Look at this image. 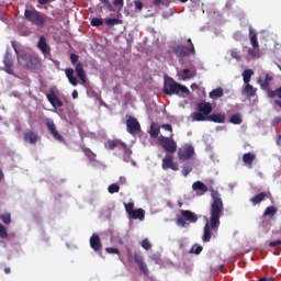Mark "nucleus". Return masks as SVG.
<instances>
[{
    "instance_id": "obj_1",
    "label": "nucleus",
    "mask_w": 281,
    "mask_h": 281,
    "mask_svg": "<svg viewBox=\"0 0 281 281\" xmlns=\"http://www.w3.org/2000/svg\"><path fill=\"white\" fill-rule=\"evenodd\" d=\"M192 190L198 192L200 196H203L207 191L211 192L210 221L206 220L202 236L203 243H210L212 240V232L216 233L218 232V227H221V216H223V210H225L223 198H221L218 190H209L207 186L202 181L193 182Z\"/></svg>"
},
{
    "instance_id": "obj_2",
    "label": "nucleus",
    "mask_w": 281,
    "mask_h": 281,
    "mask_svg": "<svg viewBox=\"0 0 281 281\" xmlns=\"http://www.w3.org/2000/svg\"><path fill=\"white\" fill-rule=\"evenodd\" d=\"M12 49L16 54L18 63L21 67H25L26 69H36L38 67V59L32 56L30 53L16 48V44L11 42Z\"/></svg>"
},
{
    "instance_id": "obj_3",
    "label": "nucleus",
    "mask_w": 281,
    "mask_h": 281,
    "mask_svg": "<svg viewBox=\"0 0 281 281\" xmlns=\"http://www.w3.org/2000/svg\"><path fill=\"white\" fill-rule=\"evenodd\" d=\"M162 92L165 95H179V98H183L184 94L190 95V89L172 78H168L165 81Z\"/></svg>"
},
{
    "instance_id": "obj_4",
    "label": "nucleus",
    "mask_w": 281,
    "mask_h": 281,
    "mask_svg": "<svg viewBox=\"0 0 281 281\" xmlns=\"http://www.w3.org/2000/svg\"><path fill=\"white\" fill-rule=\"evenodd\" d=\"M24 19L29 21V23H33V25H36L37 27H43V25H45L47 21V15L41 13L40 11H36L35 9H26L24 11Z\"/></svg>"
},
{
    "instance_id": "obj_5",
    "label": "nucleus",
    "mask_w": 281,
    "mask_h": 281,
    "mask_svg": "<svg viewBox=\"0 0 281 281\" xmlns=\"http://www.w3.org/2000/svg\"><path fill=\"white\" fill-rule=\"evenodd\" d=\"M198 111L193 114L194 122H205L207 115L212 113V103L202 101L196 104Z\"/></svg>"
},
{
    "instance_id": "obj_6",
    "label": "nucleus",
    "mask_w": 281,
    "mask_h": 281,
    "mask_svg": "<svg viewBox=\"0 0 281 281\" xmlns=\"http://www.w3.org/2000/svg\"><path fill=\"white\" fill-rule=\"evenodd\" d=\"M158 146L165 150V153H168V155H173V153L177 151V142L171 136H164L160 135L158 137Z\"/></svg>"
},
{
    "instance_id": "obj_7",
    "label": "nucleus",
    "mask_w": 281,
    "mask_h": 281,
    "mask_svg": "<svg viewBox=\"0 0 281 281\" xmlns=\"http://www.w3.org/2000/svg\"><path fill=\"white\" fill-rule=\"evenodd\" d=\"M180 214L181 216L176 220V224L180 227H188V223H196L199 221V216L190 210H181Z\"/></svg>"
},
{
    "instance_id": "obj_8",
    "label": "nucleus",
    "mask_w": 281,
    "mask_h": 281,
    "mask_svg": "<svg viewBox=\"0 0 281 281\" xmlns=\"http://www.w3.org/2000/svg\"><path fill=\"white\" fill-rule=\"evenodd\" d=\"M78 60H80V56L71 53L70 63L71 65H75V71L77 74V77L79 78V80H81V85H87V72H85V67L82 66V63H78Z\"/></svg>"
},
{
    "instance_id": "obj_9",
    "label": "nucleus",
    "mask_w": 281,
    "mask_h": 281,
    "mask_svg": "<svg viewBox=\"0 0 281 281\" xmlns=\"http://www.w3.org/2000/svg\"><path fill=\"white\" fill-rule=\"evenodd\" d=\"M177 155L180 161H189V159H192L195 155L194 146L184 144L178 149Z\"/></svg>"
},
{
    "instance_id": "obj_10",
    "label": "nucleus",
    "mask_w": 281,
    "mask_h": 281,
    "mask_svg": "<svg viewBox=\"0 0 281 281\" xmlns=\"http://www.w3.org/2000/svg\"><path fill=\"white\" fill-rule=\"evenodd\" d=\"M126 131L130 135H137V133L142 132V125L139 121L135 119V116H128L126 120Z\"/></svg>"
},
{
    "instance_id": "obj_11",
    "label": "nucleus",
    "mask_w": 281,
    "mask_h": 281,
    "mask_svg": "<svg viewBox=\"0 0 281 281\" xmlns=\"http://www.w3.org/2000/svg\"><path fill=\"white\" fill-rule=\"evenodd\" d=\"M161 168L162 170H173L175 172L179 170V165L175 162V156H172V154L165 155L162 158Z\"/></svg>"
},
{
    "instance_id": "obj_12",
    "label": "nucleus",
    "mask_w": 281,
    "mask_h": 281,
    "mask_svg": "<svg viewBox=\"0 0 281 281\" xmlns=\"http://www.w3.org/2000/svg\"><path fill=\"white\" fill-rule=\"evenodd\" d=\"M173 53L179 58H186V56H190V54H195L194 45L188 47L183 44H179L173 47Z\"/></svg>"
},
{
    "instance_id": "obj_13",
    "label": "nucleus",
    "mask_w": 281,
    "mask_h": 281,
    "mask_svg": "<svg viewBox=\"0 0 281 281\" xmlns=\"http://www.w3.org/2000/svg\"><path fill=\"white\" fill-rule=\"evenodd\" d=\"M135 263L138 266V269L144 276H148V266H146V262H144V256H142V252L135 251L133 255Z\"/></svg>"
},
{
    "instance_id": "obj_14",
    "label": "nucleus",
    "mask_w": 281,
    "mask_h": 281,
    "mask_svg": "<svg viewBox=\"0 0 281 281\" xmlns=\"http://www.w3.org/2000/svg\"><path fill=\"white\" fill-rule=\"evenodd\" d=\"M46 126L49 133L53 135L54 139L60 142L61 144H65V137H63V135L58 133V130H56V124H54V121L52 119L46 120Z\"/></svg>"
},
{
    "instance_id": "obj_15",
    "label": "nucleus",
    "mask_w": 281,
    "mask_h": 281,
    "mask_svg": "<svg viewBox=\"0 0 281 281\" xmlns=\"http://www.w3.org/2000/svg\"><path fill=\"white\" fill-rule=\"evenodd\" d=\"M37 47L42 52V54H44V56H52V48L47 44V38H45V36H40Z\"/></svg>"
},
{
    "instance_id": "obj_16",
    "label": "nucleus",
    "mask_w": 281,
    "mask_h": 281,
    "mask_svg": "<svg viewBox=\"0 0 281 281\" xmlns=\"http://www.w3.org/2000/svg\"><path fill=\"white\" fill-rule=\"evenodd\" d=\"M3 65L5 74H9V76H14V60L12 59L10 54H7L4 56Z\"/></svg>"
},
{
    "instance_id": "obj_17",
    "label": "nucleus",
    "mask_w": 281,
    "mask_h": 281,
    "mask_svg": "<svg viewBox=\"0 0 281 281\" xmlns=\"http://www.w3.org/2000/svg\"><path fill=\"white\" fill-rule=\"evenodd\" d=\"M46 98H47L48 102L52 104V106H54V109L63 108V101L60 100V98H58L56 95V93L54 91L47 93Z\"/></svg>"
},
{
    "instance_id": "obj_18",
    "label": "nucleus",
    "mask_w": 281,
    "mask_h": 281,
    "mask_svg": "<svg viewBox=\"0 0 281 281\" xmlns=\"http://www.w3.org/2000/svg\"><path fill=\"white\" fill-rule=\"evenodd\" d=\"M90 247L93 251H102V241L100 240V235L92 234L90 237Z\"/></svg>"
},
{
    "instance_id": "obj_19",
    "label": "nucleus",
    "mask_w": 281,
    "mask_h": 281,
    "mask_svg": "<svg viewBox=\"0 0 281 281\" xmlns=\"http://www.w3.org/2000/svg\"><path fill=\"white\" fill-rule=\"evenodd\" d=\"M24 142H27L29 144H36V142H38V132L34 130H27L24 132Z\"/></svg>"
},
{
    "instance_id": "obj_20",
    "label": "nucleus",
    "mask_w": 281,
    "mask_h": 281,
    "mask_svg": "<svg viewBox=\"0 0 281 281\" xmlns=\"http://www.w3.org/2000/svg\"><path fill=\"white\" fill-rule=\"evenodd\" d=\"M207 122H214L215 124H225V113H213L206 116Z\"/></svg>"
},
{
    "instance_id": "obj_21",
    "label": "nucleus",
    "mask_w": 281,
    "mask_h": 281,
    "mask_svg": "<svg viewBox=\"0 0 281 281\" xmlns=\"http://www.w3.org/2000/svg\"><path fill=\"white\" fill-rule=\"evenodd\" d=\"M75 72H76V70H74V68L65 69V74H66V78L68 79V82H70L72 85V87H78V78H76V76H74Z\"/></svg>"
},
{
    "instance_id": "obj_22",
    "label": "nucleus",
    "mask_w": 281,
    "mask_h": 281,
    "mask_svg": "<svg viewBox=\"0 0 281 281\" xmlns=\"http://www.w3.org/2000/svg\"><path fill=\"white\" fill-rule=\"evenodd\" d=\"M273 80V77H271L269 74H266L265 81L262 82V77L258 78V83L260 85L261 89L263 91H269V87H271V81Z\"/></svg>"
},
{
    "instance_id": "obj_23",
    "label": "nucleus",
    "mask_w": 281,
    "mask_h": 281,
    "mask_svg": "<svg viewBox=\"0 0 281 281\" xmlns=\"http://www.w3.org/2000/svg\"><path fill=\"white\" fill-rule=\"evenodd\" d=\"M105 146H106V148H109V150H115V148H117V146H122V148H124V150H128L126 143H124L122 140H108Z\"/></svg>"
},
{
    "instance_id": "obj_24",
    "label": "nucleus",
    "mask_w": 281,
    "mask_h": 281,
    "mask_svg": "<svg viewBox=\"0 0 281 281\" xmlns=\"http://www.w3.org/2000/svg\"><path fill=\"white\" fill-rule=\"evenodd\" d=\"M258 89L254 88L250 83H245L244 89L241 90V94L246 95L247 98H254Z\"/></svg>"
},
{
    "instance_id": "obj_25",
    "label": "nucleus",
    "mask_w": 281,
    "mask_h": 281,
    "mask_svg": "<svg viewBox=\"0 0 281 281\" xmlns=\"http://www.w3.org/2000/svg\"><path fill=\"white\" fill-rule=\"evenodd\" d=\"M145 216L146 212L144 209H136L128 215V218H133L134 221H144Z\"/></svg>"
},
{
    "instance_id": "obj_26",
    "label": "nucleus",
    "mask_w": 281,
    "mask_h": 281,
    "mask_svg": "<svg viewBox=\"0 0 281 281\" xmlns=\"http://www.w3.org/2000/svg\"><path fill=\"white\" fill-rule=\"evenodd\" d=\"M243 161L247 168H251L254 166V161H256V154L246 153L243 155Z\"/></svg>"
},
{
    "instance_id": "obj_27",
    "label": "nucleus",
    "mask_w": 281,
    "mask_h": 281,
    "mask_svg": "<svg viewBox=\"0 0 281 281\" xmlns=\"http://www.w3.org/2000/svg\"><path fill=\"white\" fill-rule=\"evenodd\" d=\"M159 133H161V126L157 123H151L149 128V135L153 137V139H159Z\"/></svg>"
},
{
    "instance_id": "obj_28",
    "label": "nucleus",
    "mask_w": 281,
    "mask_h": 281,
    "mask_svg": "<svg viewBox=\"0 0 281 281\" xmlns=\"http://www.w3.org/2000/svg\"><path fill=\"white\" fill-rule=\"evenodd\" d=\"M180 76H181V80H190V78H195L196 69L186 68L180 72Z\"/></svg>"
},
{
    "instance_id": "obj_29",
    "label": "nucleus",
    "mask_w": 281,
    "mask_h": 281,
    "mask_svg": "<svg viewBox=\"0 0 281 281\" xmlns=\"http://www.w3.org/2000/svg\"><path fill=\"white\" fill-rule=\"evenodd\" d=\"M265 199H267V192H259L257 195H255L250 199V203L254 206L260 205L262 203V201H265Z\"/></svg>"
},
{
    "instance_id": "obj_30",
    "label": "nucleus",
    "mask_w": 281,
    "mask_h": 281,
    "mask_svg": "<svg viewBox=\"0 0 281 281\" xmlns=\"http://www.w3.org/2000/svg\"><path fill=\"white\" fill-rule=\"evenodd\" d=\"M249 38L252 47H260V44L258 43V34L251 27L249 29Z\"/></svg>"
},
{
    "instance_id": "obj_31",
    "label": "nucleus",
    "mask_w": 281,
    "mask_h": 281,
    "mask_svg": "<svg viewBox=\"0 0 281 281\" xmlns=\"http://www.w3.org/2000/svg\"><path fill=\"white\" fill-rule=\"evenodd\" d=\"M223 88H217V89H213L210 93L209 97L211 98V100H218V98H223Z\"/></svg>"
},
{
    "instance_id": "obj_32",
    "label": "nucleus",
    "mask_w": 281,
    "mask_h": 281,
    "mask_svg": "<svg viewBox=\"0 0 281 281\" xmlns=\"http://www.w3.org/2000/svg\"><path fill=\"white\" fill-rule=\"evenodd\" d=\"M243 80L245 85H249L251 82V76H254V71L251 69H246L243 72Z\"/></svg>"
},
{
    "instance_id": "obj_33",
    "label": "nucleus",
    "mask_w": 281,
    "mask_h": 281,
    "mask_svg": "<svg viewBox=\"0 0 281 281\" xmlns=\"http://www.w3.org/2000/svg\"><path fill=\"white\" fill-rule=\"evenodd\" d=\"M229 122L231 124H236V125L243 124V116H240L239 113L233 114L229 117Z\"/></svg>"
},
{
    "instance_id": "obj_34",
    "label": "nucleus",
    "mask_w": 281,
    "mask_h": 281,
    "mask_svg": "<svg viewBox=\"0 0 281 281\" xmlns=\"http://www.w3.org/2000/svg\"><path fill=\"white\" fill-rule=\"evenodd\" d=\"M121 23H122V20L117 18L105 19V25H108L109 27H113V25H120Z\"/></svg>"
},
{
    "instance_id": "obj_35",
    "label": "nucleus",
    "mask_w": 281,
    "mask_h": 281,
    "mask_svg": "<svg viewBox=\"0 0 281 281\" xmlns=\"http://www.w3.org/2000/svg\"><path fill=\"white\" fill-rule=\"evenodd\" d=\"M269 98H279L281 100V87L277 88L276 90H268Z\"/></svg>"
},
{
    "instance_id": "obj_36",
    "label": "nucleus",
    "mask_w": 281,
    "mask_h": 281,
    "mask_svg": "<svg viewBox=\"0 0 281 281\" xmlns=\"http://www.w3.org/2000/svg\"><path fill=\"white\" fill-rule=\"evenodd\" d=\"M0 220L4 225L12 223V215L10 213L0 214Z\"/></svg>"
},
{
    "instance_id": "obj_37",
    "label": "nucleus",
    "mask_w": 281,
    "mask_h": 281,
    "mask_svg": "<svg viewBox=\"0 0 281 281\" xmlns=\"http://www.w3.org/2000/svg\"><path fill=\"white\" fill-rule=\"evenodd\" d=\"M248 54L252 58H260V47L248 48Z\"/></svg>"
},
{
    "instance_id": "obj_38",
    "label": "nucleus",
    "mask_w": 281,
    "mask_h": 281,
    "mask_svg": "<svg viewBox=\"0 0 281 281\" xmlns=\"http://www.w3.org/2000/svg\"><path fill=\"white\" fill-rule=\"evenodd\" d=\"M278 209L276 206H268L263 213V216H276Z\"/></svg>"
},
{
    "instance_id": "obj_39",
    "label": "nucleus",
    "mask_w": 281,
    "mask_h": 281,
    "mask_svg": "<svg viewBox=\"0 0 281 281\" xmlns=\"http://www.w3.org/2000/svg\"><path fill=\"white\" fill-rule=\"evenodd\" d=\"M90 25H92V27H100V25H104V20L99 18H93L90 22Z\"/></svg>"
},
{
    "instance_id": "obj_40",
    "label": "nucleus",
    "mask_w": 281,
    "mask_h": 281,
    "mask_svg": "<svg viewBox=\"0 0 281 281\" xmlns=\"http://www.w3.org/2000/svg\"><path fill=\"white\" fill-rule=\"evenodd\" d=\"M124 207L127 216H130V214L135 210V203L133 202L124 203Z\"/></svg>"
},
{
    "instance_id": "obj_41",
    "label": "nucleus",
    "mask_w": 281,
    "mask_h": 281,
    "mask_svg": "<svg viewBox=\"0 0 281 281\" xmlns=\"http://www.w3.org/2000/svg\"><path fill=\"white\" fill-rule=\"evenodd\" d=\"M83 153H85V155L88 157V159L90 161H94L95 160V154L93 151H91V149L83 148Z\"/></svg>"
},
{
    "instance_id": "obj_42",
    "label": "nucleus",
    "mask_w": 281,
    "mask_h": 281,
    "mask_svg": "<svg viewBox=\"0 0 281 281\" xmlns=\"http://www.w3.org/2000/svg\"><path fill=\"white\" fill-rule=\"evenodd\" d=\"M108 191L110 194H115L120 192V186H117L116 183L110 184Z\"/></svg>"
},
{
    "instance_id": "obj_43",
    "label": "nucleus",
    "mask_w": 281,
    "mask_h": 281,
    "mask_svg": "<svg viewBox=\"0 0 281 281\" xmlns=\"http://www.w3.org/2000/svg\"><path fill=\"white\" fill-rule=\"evenodd\" d=\"M201 251H203V246L193 245L190 250V254H195L196 256H199V254H201Z\"/></svg>"
},
{
    "instance_id": "obj_44",
    "label": "nucleus",
    "mask_w": 281,
    "mask_h": 281,
    "mask_svg": "<svg viewBox=\"0 0 281 281\" xmlns=\"http://www.w3.org/2000/svg\"><path fill=\"white\" fill-rule=\"evenodd\" d=\"M140 246L143 247V249H146V251H148V249L153 247L148 238L143 239V241L140 243Z\"/></svg>"
},
{
    "instance_id": "obj_45",
    "label": "nucleus",
    "mask_w": 281,
    "mask_h": 281,
    "mask_svg": "<svg viewBox=\"0 0 281 281\" xmlns=\"http://www.w3.org/2000/svg\"><path fill=\"white\" fill-rule=\"evenodd\" d=\"M190 172H192V167H190V166H184V167H182L181 175H182L183 177H188V175H189Z\"/></svg>"
},
{
    "instance_id": "obj_46",
    "label": "nucleus",
    "mask_w": 281,
    "mask_h": 281,
    "mask_svg": "<svg viewBox=\"0 0 281 281\" xmlns=\"http://www.w3.org/2000/svg\"><path fill=\"white\" fill-rule=\"evenodd\" d=\"M0 238H8V231L3 224H0Z\"/></svg>"
},
{
    "instance_id": "obj_47",
    "label": "nucleus",
    "mask_w": 281,
    "mask_h": 281,
    "mask_svg": "<svg viewBox=\"0 0 281 281\" xmlns=\"http://www.w3.org/2000/svg\"><path fill=\"white\" fill-rule=\"evenodd\" d=\"M106 254H116V256H120V249L113 248V247H108L105 248Z\"/></svg>"
},
{
    "instance_id": "obj_48",
    "label": "nucleus",
    "mask_w": 281,
    "mask_h": 281,
    "mask_svg": "<svg viewBox=\"0 0 281 281\" xmlns=\"http://www.w3.org/2000/svg\"><path fill=\"white\" fill-rule=\"evenodd\" d=\"M231 56H232V58H235V60H239L240 59V54L236 49H232L231 50Z\"/></svg>"
},
{
    "instance_id": "obj_49",
    "label": "nucleus",
    "mask_w": 281,
    "mask_h": 281,
    "mask_svg": "<svg viewBox=\"0 0 281 281\" xmlns=\"http://www.w3.org/2000/svg\"><path fill=\"white\" fill-rule=\"evenodd\" d=\"M102 3L104 4V7L110 10V12H113V4H111V2H109V0H102Z\"/></svg>"
},
{
    "instance_id": "obj_50",
    "label": "nucleus",
    "mask_w": 281,
    "mask_h": 281,
    "mask_svg": "<svg viewBox=\"0 0 281 281\" xmlns=\"http://www.w3.org/2000/svg\"><path fill=\"white\" fill-rule=\"evenodd\" d=\"M134 5L136 10H139V11L144 10V2L142 1H134Z\"/></svg>"
},
{
    "instance_id": "obj_51",
    "label": "nucleus",
    "mask_w": 281,
    "mask_h": 281,
    "mask_svg": "<svg viewBox=\"0 0 281 281\" xmlns=\"http://www.w3.org/2000/svg\"><path fill=\"white\" fill-rule=\"evenodd\" d=\"M281 246V239H277L269 243V247H280Z\"/></svg>"
},
{
    "instance_id": "obj_52",
    "label": "nucleus",
    "mask_w": 281,
    "mask_h": 281,
    "mask_svg": "<svg viewBox=\"0 0 281 281\" xmlns=\"http://www.w3.org/2000/svg\"><path fill=\"white\" fill-rule=\"evenodd\" d=\"M161 128H164V131H169V133H172V125L170 124H162Z\"/></svg>"
},
{
    "instance_id": "obj_53",
    "label": "nucleus",
    "mask_w": 281,
    "mask_h": 281,
    "mask_svg": "<svg viewBox=\"0 0 281 281\" xmlns=\"http://www.w3.org/2000/svg\"><path fill=\"white\" fill-rule=\"evenodd\" d=\"M113 5H120V8H124V0H114Z\"/></svg>"
},
{
    "instance_id": "obj_54",
    "label": "nucleus",
    "mask_w": 281,
    "mask_h": 281,
    "mask_svg": "<svg viewBox=\"0 0 281 281\" xmlns=\"http://www.w3.org/2000/svg\"><path fill=\"white\" fill-rule=\"evenodd\" d=\"M280 122H281V119L280 117H276L274 120H272L271 125L272 126H278V124H280Z\"/></svg>"
},
{
    "instance_id": "obj_55",
    "label": "nucleus",
    "mask_w": 281,
    "mask_h": 281,
    "mask_svg": "<svg viewBox=\"0 0 281 281\" xmlns=\"http://www.w3.org/2000/svg\"><path fill=\"white\" fill-rule=\"evenodd\" d=\"M52 0H38L40 5H47Z\"/></svg>"
},
{
    "instance_id": "obj_56",
    "label": "nucleus",
    "mask_w": 281,
    "mask_h": 281,
    "mask_svg": "<svg viewBox=\"0 0 281 281\" xmlns=\"http://www.w3.org/2000/svg\"><path fill=\"white\" fill-rule=\"evenodd\" d=\"M78 98V90L72 91V99L76 100Z\"/></svg>"
},
{
    "instance_id": "obj_57",
    "label": "nucleus",
    "mask_w": 281,
    "mask_h": 281,
    "mask_svg": "<svg viewBox=\"0 0 281 281\" xmlns=\"http://www.w3.org/2000/svg\"><path fill=\"white\" fill-rule=\"evenodd\" d=\"M274 104H277V106H280V109H281V101L280 100H274Z\"/></svg>"
},
{
    "instance_id": "obj_58",
    "label": "nucleus",
    "mask_w": 281,
    "mask_h": 281,
    "mask_svg": "<svg viewBox=\"0 0 281 281\" xmlns=\"http://www.w3.org/2000/svg\"><path fill=\"white\" fill-rule=\"evenodd\" d=\"M280 142H281V135L279 134L278 135V138H277V145L280 146Z\"/></svg>"
},
{
    "instance_id": "obj_59",
    "label": "nucleus",
    "mask_w": 281,
    "mask_h": 281,
    "mask_svg": "<svg viewBox=\"0 0 281 281\" xmlns=\"http://www.w3.org/2000/svg\"><path fill=\"white\" fill-rule=\"evenodd\" d=\"M161 0H154V5H160Z\"/></svg>"
},
{
    "instance_id": "obj_60",
    "label": "nucleus",
    "mask_w": 281,
    "mask_h": 281,
    "mask_svg": "<svg viewBox=\"0 0 281 281\" xmlns=\"http://www.w3.org/2000/svg\"><path fill=\"white\" fill-rule=\"evenodd\" d=\"M276 279L273 277L267 278V281H274Z\"/></svg>"
},
{
    "instance_id": "obj_61",
    "label": "nucleus",
    "mask_w": 281,
    "mask_h": 281,
    "mask_svg": "<svg viewBox=\"0 0 281 281\" xmlns=\"http://www.w3.org/2000/svg\"><path fill=\"white\" fill-rule=\"evenodd\" d=\"M10 271H11L10 268L4 269V273H7V274L10 273Z\"/></svg>"
},
{
    "instance_id": "obj_62",
    "label": "nucleus",
    "mask_w": 281,
    "mask_h": 281,
    "mask_svg": "<svg viewBox=\"0 0 281 281\" xmlns=\"http://www.w3.org/2000/svg\"><path fill=\"white\" fill-rule=\"evenodd\" d=\"M3 179V171L0 169V181Z\"/></svg>"
},
{
    "instance_id": "obj_63",
    "label": "nucleus",
    "mask_w": 281,
    "mask_h": 281,
    "mask_svg": "<svg viewBox=\"0 0 281 281\" xmlns=\"http://www.w3.org/2000/svg\"><path fill=\"white\" fill-rule=\"evenodd\" d=\"M258 281H267V278L266 277L260 278Z\"/></svg>"
},
{
    "instance_id": "obj_64",
    "label": "nucleus",
    "mask_w": 281,
    "mask_h": 281,
    "mask_svg": "<svg viewBox=\"0 0 281 281\" xmlns=\"http://www.w3.org/2000/svg\"><path fill=\"white\" fill-rule=\"evenodd\" d=\"M188 43H190L191 47H192V45H194V44H192V40L191 38L188 40Z\"/></svg>"
}]
</instances>
